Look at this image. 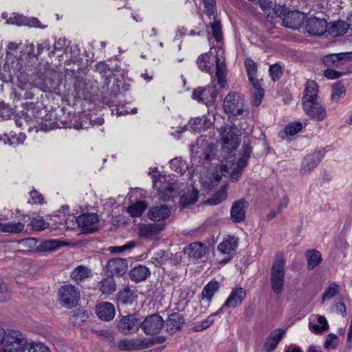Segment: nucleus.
<instances>
[{"label":"nucleus","instance_id":"obj_31","mask_svg":"<svg viewBox=\"0 0 352 352\" xmlns=\"http://www.w3.org/2000/svg\"><path fill=\"white\" fill-rule=\"evenodd\" d=\"M285 335V330L276 329L274 330L269 336L265 344V350L268 352L274 351L278 344L280 340Z\"/></svg>","mask_w":352,"mask_h":352},{"label":"nucleus","instance_id":"obj_46","mask_svg":"<svg viewBox=\"0 0 352 352\" xmlns=\"http://www.w3.org/2000/svg\"><path fill=\"white\" fill-rule=\"evenodd\" d=\"M340 290V285L336 283H331V284H329L328 287L326 289L323 294L322 299V302L334 298L337 294H338Z\"/></svg>","mask_w":352,"mask_h":352},{"label":"nucleus","instance_id":"obj_32","mask_svg":"<svg viewBox=\"0 0 352 352\" xmlns=\"http://www.w3.org/2000/svg\"><path fill=\"white\" fill-rule=\"evenodd\" d=\"M212 122L205 117L196 118L191 119L185 130H190L193 132H201L203 129H208L212 125Z\"/></svg>","mask_w":352,"mask_h":352},{"label":"nucleus","instance_id":"obj_11","mask_svg":"<svg viewBox=\"0 0 352 352\" xmlns=\"http://www.w3.org/2000/svg\"><path fill=\"white\" fill-rule=\"evenodd\" d=\"M153 187L157 190L160 199L166 201L174 195L177 184L170 178L161 175L153 181Z\"/></svg>","mask_w":352,"mask_h":352},{"label":"nucleus","instance_id":"obj_18","mask_svg":"<svg viewBox=\"0 0 352 352\" xmlns=\"http://www.w3.org/2000/svg\"><path fill=\"white\" fill-rule=\"evenodd\" d=\"M238 247V239L233 236H228L217 247L219 252L226 255L227 258L220 261L221 263H226L230 260Z\"/></svg>","mask_w":352,"mask_h":352},{"label":"nucleus","instance_id":"obj_28","mask_svg":"<svg viewBox=\"0 0 352 352\" xmlns=\"http://www.w3.org/2000/svg\"><path fill=\"white\" fill-rule=\"evenodd\" d=\"M8 22L10 24L16 25H27L32 28L40 26V21L36 18H28L19 14H13Z\"/></svg>","mask_w":352,"mask_h":352},{"label":"nucleus","instance_id":"obj_62","mask_svg":"<svg viewBox=\"0 0 352 352\" xmlns=\"http://www.w3.org/2000/svg\"><path fill=\"white\" fill-rule=\"evenodd\" d=\"M342 74L338 71H336L333 69L328 68L324 70V76L330 80H334L340 78Z\"/></svg>","mask_w":352,"mask_h":352},{"label":"nucleus","instance_id":"obj_26","mask_svg":"<svg viewBox=\"0 0 352 352\" xmlns=\"http://www.w3.org/2000/svg\"><path fill=\"white\" fill-rule=\"evenodd\" d=\"M221 177V175L218 173L206 171L200 176L199 182L204 189H211L218 184Z\"/></svg>","mask_w":352,"mask_h":352},{"label":"nucleus","instance_id":"obj_23","mask_svg":"<svg viewBox=\"0 0 352 352\" xmlns=\"http://www.w3.org/2000/svg\"><path fill=\"white\" fill-rule=\"evenodd\" d=\"M98 317L104 321H110L113 319L116 311L113 304L109 302H102L96 307Z\"/></svg>","mask_w":352,"mask_h":352},{"label":"nucleus","instance_id":"obj_8","mask_svg":"<svg viewBox=\"0 0 352 352\" xmlns=\"http://www.w3.org/2000/svg\"><path fill=\"white\" fill-rule=\"evenodd\" d=\"M275 13L283 19V25L291 29H298L303 23L306 17L305 14L298 11H287L285 6L276 5Z\"/></svg>","mask_w":352,"mask_h":352},{"label":"nucleus","instance_id":"obj_53","mask_svg":"<svg viewBox=\"0 0 352 352\" xmlns=\"http://www.w3.org/2000/svg\"><path fill=\"white\" fill-rule=\"evenodd\" d=\"M25 352H51L50 349L41 342H28V346Z\"/></svg>","mask_w":352,"mask_h":352},{"label":"nucleus","instance_id":"obj_17","mask_svg":"<svg viewBox=\"0 0 352 352\" xmlns=\"http://www.w3.org/2000/svg\"><path fill=\"white\" fill-rule=\"evenodd\" d=\"M165 229L163 223H141L138 225V236L146 239H156L158 234Z\"/></svg>","mask_w":352,"mask_h":352},{"label":"nucleus","instance_id":"obj_59","mask_svg":"<svg viewBox=\"0 0 352 352\" xmlns=\"http://www.w3.org/2000/svg\"><path fill=\"white\" fill-rule=\"evenodd\" d=\"M269 72L272 79L277 80L282 76V68L278 64H274L270 67Z\"/></svg>","mask_w":352,"mask_h":352},{"label":"nucleus","instance_id":"obj_56","mask_svg":"<svg viewBox=\"0 0 352 352\" xmlns=\"http://www.w3.org/2000/svg\"><path fill=\"white\" fill-rule=\"evenodd\" d=\"M135 245L136 243L134 241H129L122 246H111L108 250L112 254H119L125 250L134 248Z\"/></svg>","mask_w":352,"mask_h":352},{"label":"nucleus","instance_id":"obj_37","mask_svg":"<svg viewBox=\"0 0 352 352\" xmlns=\"http://www.w3.org/2000/svg\"><path fill=\"white\" fill-rule=\"evenodd\" d=\"M185 252L191 257L201 258L206 254V248L202 243L195 242L190 244Z\"/></svg>","mask_w":352,"mask_h":352},{"label":"nucleus","instance_id":"obj_52","mask_svg":"<svg viewBox=\"0 0 352 352\" xmlns=\"http://www.w3.org/2000/svg\"><path fill=\"white\" fill-rule=\"evenodd\" d=\"M226 187H222L221 190L218 191L214 196L208 200V203L211 205H217L226 199Z\"/></svg>","mask_w":352,"mask_h":352},{"label":"nucleus","instance_id":"obj_61","mask_svg":"<svg viewBox=\"0 0 352 352\" xmlns=\"http://www.w3.org/2000/svg\"><path fill=\"white\" fill-rule=\"evenodd\" d=\"M19 243L23 247L28 248L30 251H33L36 245V240L34 238H28L21 240Z\"/></svg>","mask_w":352,"mask_h":352},{"label":"nucleus","instance_id":"obj_50","mask_svg":"<svg viewBox=\"0 0 352 352\" xmlns=\"http://www.w3.org/2000/svg\"><path fill=\"white\" fill-rule=\"evenodd\" d=\"M305 125L300 122H294L287 124L284 129L285 133L289 135H294L303 129Z\"/></svg>","mask_w":352,"mask_h":352},{"label":"nucleus","instance_id":"obj_3","mask_svg":"<svg viewBox=\"0 0 352 352\" xmlns=\"http://www.w3.org/2000/svg\"><path fill=\"white\" fill-rule=\"evenodd\" d=\"M28 346V338L18 330H8L0 347V352H25Z\"/></svg>","mask_w":352,"mask_h":352},{"label":"nucleus","instance_id":"obj_51","mask_svg":"<svg viewBox=\"0 0 352 352\" xmlns=\"http://www.w3.org/2000/svg\"><path fill=\"white\" fill-rule=\"evenodd\" d=\"M345 88L343 85L336 83L333 86V92L331 95V100L333 102H338L340 98H343L345 95Z\"/></svg>","mask_w":352,"mask_h":352},{"label":"nucleus","instance_id":"obj_27","mask_svg":"<svg viewBox=\"0 0 352 352\" xmlns=\"http://www.w3.org/2000/svg\"><path fill=\"white\" fill-rule=\"evenodd\" d=\"M318 85L314 80H307L304 95L302 98V103L310 102L318 100Z\"/></svg>","mask_w":352,"mask_h":352},{"label":"nucleus","instance_id":"obj_39","mask_svg":"<svg viewBox=\"0 0 352 352\" xmlns=\"http://www.w3.org/2000/svg\"><path fill=\"white\" fill-rule=\"evenodd\" d=\"M65 243L59 240H47L41 242L36 247L38 252L53 251L64 245Z\"/></svg>","mask_w":352,"mask_h":352},{"label":"nucleus","instance_id":"obj_6","mask_svg":"<svg viewBox=\"0 0 352 352\" xmlns=\"http://www.w3.org/2000/svg\"><path fill=\"white\" fill-rule=\"evenodd\" d=\"M222 149L226 152L235 151L239 144L240 131L234 124H226L219 129Z\"/></svg>","mask_w":352,"mask_h":352},{"label":"nucleus","instance_id":"obj_40","mask_svg":"<svg viewBox=\"0 0 352 352\" xmlns=\"http://www.w3.org/2000/svg\"><path fill=\"white\" fill-rule=\"evenodd\" d=\"M25 225L21 222L0 223V232L18 234L23 230Z\"/></svg>","mask_w":352,"mask_h":352},{"label":"nucleus","instance_id":"obj_58","mask_svg":"<svg viewBox=\"0 0 352 352\" xmlns=\"http://www.w3.org/2000/svg\"><path fill=\"white\" fill-rule=\"evenodd\" d=\"M10 290L8 285L0 282V302H4L10 300Z\"/></svg>","mask_w":352,"mask_h":352},{"label":"nucleus","instance_id":"obj_55","mask_svg":"<svg viewBox=\"0 0 352 352\" xmlns=\"http://www.w3.org/2000/svg\"><path fill=\"white\" fill-rule=\"evenodd\" d=\"M13 114V109L3 102H0V118L3 120L10 119Z\"/></svg>","mask_w":352,"mask_h":352},{"label":"nucleus","instance_id":"obj_57","mask_svg":"<svg viewBox=\"0 0 352 352\" xmlns=\"http://www.w3.org/2000/svg\"><path fill=\"white\" fill-rule=\"evenodd\" d=\"M32 229L36 231L43 230L49 227V223L42 218H35L31 221Z\"/></svg>","mask_w":352,"mask_h":352},{"label":"nucleus","instance_id":"obj_30","mask_svg":"<svg viewBox=\"0 0 352 352\" xmlns=\"http://www.w3.org/2000/svg\"><path fill=\"white\" fill-rule=\"evenodd\" d=\"M184 323V319L180 314L173 313L166 321V331L170 333H174L182 328Z\"/></svg>","mask_w":352,"mask_h":352},{"label":"nucleus","instance_id":"obj_24","mask_svg":"<svg viewBox=\"0 0 352 352\" xmlns=\"http://www.w3.org/2000/svg\"><path fill=\"white\" fill-rule=\"evenodd\" d=\"M327 30V21L323 19L310 18L306 24V30L313 35H321Z\"/></svg>","mask_w":352,"mask_h":352},{"label":"nucleus","instance_id":"obj_10","mask_svg":"<svg viewBox=\"0 0 352 352\" xmlns=\"http://www.w3.org/2000/svg\"><path fill=\"white\" fill-rule=\"evenodd\" d=\"M205 139L200 137L197 140V144L191 145L192 157L191 160L194 164L200 163L205 164V162L211 160V155L213 153L214 146L210 144L204 143Z\"/></svg>","mask_w":352,"mask_h":352},{"label":"nucleus","instance_id":"obj_12","mask_svg":"<svg viewBox=\"0 0 352 352\" xmlns=\"http://www.w3.org/2000/svg\"><path fill=\"white\" fill-rule=\"evenodd\" d=\"M154 341L144 337L133 339H123L118 342V349L120 351H139L151 347Z\"/></svg>","mask_w":352,"mask_h":352},{"label":"nucleus","instance_id":"obj_36","mask_svg":"<svg viewBox=\"0 0 352 352\" xmlns=\"http://www.w3.org/2000/svg\"><path fill=\"white\" fill-rule=\"evenodd\" d=\"M99 289L102 294L109 296L116 290V285L112 277H107L99 283Z\"/></svg>","mask_w":352,"mask_h":352},{"label":"nucleus","instance_id":"obj_29","mask_svg":"<svg viewBox=\"0 0 352 352\" xmlns=\"http://www.w3.org/2000/svg\"><path fill=\"white\" fill-rule=\"evenodd\" d=\"M170 210L165 206H160L151 208L148 213V217L153 221H161L167 219L170 215Z\"/></svg>","mask_w":352,"mask_h":352},{"label":"nucleus","instance_id":"obj_14","mask_svg":"<svg viewBox=\"0 0 352 352\" xmlns=\"http://www.w3.org/2000/svg\"><path fill=\"white\" fill-rule=\"evenodd\" d=\"M302 105L305 113L311 119L321 122L327 118L326 108L318 100L302 103Z\"/></svg>","mask_w":352,"mask_h":352},{"label":"nucleus","instance_id":"obj_13","mask_svg":"<svg viewBox=\"0 0 352 352\" xmlns=\"http://www.w3.org/2000/svg\"><path fill=\"white\" fill-rule=\"evenodd\" d=\"M164 325L163 318L158 314H152L141 322L140 327L146 335H155L160 332Z\"/></svg>","mask_w":352,"mask_h":352},{"label":"nucleus","instance_id":"obj_54","mask_svg":"<svg viewBox=\"0 0 352 352\" xmlns=\"http://www.w3.org/2000/svg\"><path fill=\"white\" fill-rule=\"evenodd\" d=\"M212 36L217 42H220L223 38L221 25L219 21L215 20L210 24Z\"/></svg>","mask_w":352,"mask_h":352},{"label":"nucleus","instance_id":"obj_35","mask_svg":"<svg viewBox=\"0 0 352 352\" xmlns=\"http://www.w3.org/2000/svg\"><path fill=\"white\" fill-rule=\"evenodd\" d=\"M91 274V271L90 269L84 265H78L72 270L70 277L76 283H79L89 278Z\"/></svg>","mask_w":352,"mask_h":352},{"label":"nucleus","instance_id":"obj_33","mask_svg":"<svg viewBox=\"0 0 352 352\" xmlns=\"http://www.w3.org/2000/svg\"><path fill=\"white\" fill-rule=\"evenodd\" d=\"M151 274L149 269L142 265L134 267L129 272V277L131 280L139 283L145 280Z\"/></svg>","mask_w":352,"mask_h":352},{"label":"nucleus","instance_id":"obj_19","mask_svg":"<svg viewBox=\"0 0 352 352\" xmlns=\"http://www.w3.org/2000/svg\"><path fill=\"white\" fill-rule=\"evenodd\" d=\"M217 90L213 86L206 87H198L192 92V98L198 102H202L205 104L214 102L217 97Z\"/></svg>","mask_w":352,"mask_h":352},{"label":"nucleus","instance_id":"obj_34","mask_svg":"<svg viewBox=\"0 0 352 352\" xmlns=\"http://www.w3.org/2000/svg\"><path fill=\"white\" fill-rule=\"evenodd\" d=\"M245 201L244 200L237 201L233 204L230 210V215L234 222H241L245 219Z\"/></svg>","mask_w":352,"mask_h":352},{"label":"nucleus","instance_id":"obj_21","mask_svg":"<svg viewBox=\"0 0 352 352\" xmlns=\"http://www.w3.org/2000/svg\"><path fill=\"white\" fill-rule=\"evenodd\" d=\"M106 267L109 275L122 276L127 271V261L126 259L121 258H112L107 262Z\"/></svg>","mask_w":352,"mask_h":352},{"label":"nucleus","instance_id":"obj_49","mask_svg":"<svg viewBox=\"0 0 352 352\" xmlns=\"http://www.w3.org/2000/svg\"><path fill=\"white\" fill-rule=\"evenodd\" d=\"M118 300L123 305H130L134 300V296L132 291L129 289H124L120 292L118 296Z\"/></svg>","mask_w":352,"mask_h":352},{"label":"nucleus","instance_id":"obj_9","mask_svg":"<svg viewBox=\"0 0 352 352\" xmlns=\"http://www.w3.org/2000/svg\"><path fill=\"white\" fill-rule=\"evenodd\" d=\"M58 301L60 305L66 308H72L76 306L80 298L78 288L67 284L61 286L57 293Z\"/></svg>","mask_w":352,"mask_h":352},{"label":"nucleus","instance_id":"obj_63","mask_svg":"<svg viewBox=\"0 0 352 352\" xmlns=\"http://www.w3.org/2000/svg\"><path fill=\"white\" fill-rule=\"evenodd\" d=\"M122 82L117 79H113V85L111 89V94L113 96H117L120 94V87Z\"/></svg>","mask_w":352,"mask_h":352},{"label":"nucleus","instance_id":"obj_16","mask_svg":"<svg viewBox=\"0 0 352 352\" xmlns=\"http://www.w3.org/2000/svg\"><path fill=\"white\" fill-rule=\"evenodd\" d=\"M140 324V320L134 315H126L122 316L118 322V329L123 334H131L139 329Z\"/></svg>","mask_w":352,"mask_h":352},{"label":"nucleus","instance_id":"obj_1","mask_svg":"<svg viewBox=\"0 0 352 352\" xmlns=\"http://www.w3.org/2000/svg\"><path fill=\"white\" fill-rule=\"evenodd\" d=\"M214 63H215V76L217 78L219 85L225 87L226 80V65L223 52L221 47L212 48L208 53H203L197 59L198 68L208 74H212L214 71Z\"/></svg>","mask_w":352,"mask_h":352},{"label":"nucleus","instance_id":"obj_42","mask_svg":"<svg viewBox=\"0 0 352 352\" xmlns=\"http://www.w3.org/2000/svg\"><path fill=\"white\" fill-rule=\"evenodd\" d=\"M197 200V190L192 188L188 192L183 195L179 199V204L182 207H188L194 204Z\"/></svg>","mask_w":352,"mask_h":352},{"label":"nucleus","instance_id":"obj_45","mask_svg":"<svg viewBox=\"0 0 352 352\" xmlns=\"http://www.w3.org/2000/svg\"><path fill=\"white\" fill-rule=\"evenodd\" d=\"M146 204L144 201H138L127 208V212L132 217H140L146 208Z\"/></svg>","mask_w":352,"mask_h":352},{"label":"nucleus","instance_id":"obj_38","mask_svg":"<svg viewBox=\"0 0 352 352\" xmlns=\"http://www.w3.org/2000/svg\"><path fill=\"white\" fill-rule=\"evenodd\" d=\"M219 289V283L217 280H212L203 289L201 296L203 300L210 302L212 296Z\"/></svg>","mask_w":352,"mask_h":352},{"label":"nucleus","instance_id":"obj_64","mask_svg":"<svg viewBox=\"0 0 352 352\" xmlns=\"http://www.w3.org/2000/svg\"><path fill=\"white\" fill-rule=\"evenodd\" d=\"M24 54H26L28 56H35V54H36V52H35V46L33 43H25V45L24 48L23 49Z\"/></svg>","mask_w":352,"mask_h":352},{"label":"nucleus","instance_id":"obj_22","mask_svg":"<svg viewBox=\"0 0 352 352\" xmlns=\"http://www.w3.org/2000/svg\"><path fill=\"white\" fill-rule=\"evenodd\" d=\"M246 292L243 287L234 289L221 308H234L240 305L246 297Z\"/></svg>","mask_w":352,"mask_h":352},{"label":"nucleus","instance_id":"obj_60","mask_svg":"<svg viewBox=\"0 0 352 352\" xmlns=\"http://www.w3.org/2000/svg\"><path fill=\"white\" fill-rule=\"evenodd\" d=\"M30 199L28 203L30 204H43L44 199L41 194L36 190H32L30 192Z\"/></svg>","mask_w":352,"mask_h":352},{"label":"nucleus","instance_id":"obj_43","mask_svg":"<svg viewBox=\"0 0 352 352\" xmlns=\"http://www.w3.org/2000/svg\"><path fill=\"white\" fill-rule=\"evenodd\" d=\"M306 257L307 258V268L309 270L315 268L322 260L321 254L316 250L308 251L306 254Z\"/></svg>","mask_w":352,"mask_h":352},{"label":"nucleus","instance_id":"obj_7","mask_svg":"<svg viewBox=\"0 0 352 352\" xmlns=\"http://www.w3.org/2000/svg\"><path fill=\"white\" fill-rule=\"evenodd\" d=\"M285 260L282 255H278L272 265L271 270V285L272 289L276 294L283 292L285 280Z\"/></svg>","mask_w":352,"mask_h":352},{"label":"nucleus","instance_id":"obj_25","mask_svg":"<svg viewBox=\"0 0 352 352\" xmlns=\"http://www.w3.org/2000/svg\"><path fill=\"white\" fill-rule=\"evenodd\" d=\"M99 220L96 213H85L78 216L76 219L78 226L84 229L85 232H92L95 230L90 227L96 223Z\"/></svg>","mask_w":352,"mask_h":352},{"label":"nucleus","instance_id":"obj_44","mask_svg":"<svg viewBox=\"0 0 352 352\" xmlns=\"http://www.w3.org/2000/svg\"><path fill=\"white\" fill-rule=\"evenodd\" d=\"M349 30L347 22L338 21L333 23L329 29V32L333 36H338L344 34Z\"/></svg>","mask_w":352,"mask_h":352},{"label":"nucleus","instance_id":"obj_48","mask_svg":"<svg viewBox=\"0 0 352 352\" xmlns=\"http://www.w3.org/2000/svg\"><path fill=\"white\" fill-rule=\"evenodd\" d=\"M246 70L248 75L249 80L251 82H256L258 80L256 77L257 67L256 63L250 58H246L245 61Z\"/></svg>","mask_w":352,"mask_h":352},{"label":"nucleus","instance_id":"obj_5","mask_svg":"<svg viewBox=\"0 0 352 352\" xmlns=\"http://www.w3.org/2000/svg\"><path fill=\"white\" fill-rule=\"evenodd\" d=\"M245 99L237 92H230L223 100V109L228 117L239 119L245 112Z\"/></svg>","mask_w":352,"mask_h":352},{"label":"nucleus","instance_id":"obj_20","mask_svg":"<svg viewBox=\"0 0 352 352\" xmlns=\"http://www.w3.org/2000/svg\"><path fill=\"white\" fill-rule=\"evenodd\" d=\"M352 59V52L330 54L322 58L323 63L329 67H338Z\"/></svg>","mask_w":352,"mask_h":352},{"label":"nucleus","instance_id":"obj_15","mask_svg":"<svg viewBox=\"0 0 352 352\" xmlns=\"http://www.w3.org/2000/svg\"><path fill=\"white\" fill-rule=\"evenodd\" d=\"M324 153L323 149H320L308 154L302 162L300 174L302 175H307L314 169L324 157Z\"/></svg>","mask_w":352,"mask_h":352},{"label":"nucleus","instance_id":"obj_47","mask_svg":"<svg viewBox=\"0 0 352 352\" xmlns=\"http://www.w3.org/2000/svg\"><path fill=\"white\" fill-rule=\"evenodd\" d=\"M253 88V96H254V104L256 107L259 106L261 103L262 99L264 96V91L262 89L261 85L259 80H256V82H251Z\"/></svg>","mask_w":352,"mask_h":352},{"label":"nucleus","instance_id":"obj_41","mask_svg":"<svg viewBox=\"0 0 352 352\" xmlns=\"http://www.w3.org/2000/svg\"><path fill=\"white\" fill-rule=\"evenodd\" d=\"M222 312V308L219 309L216 312L210 314L206 320L196 324L192 330L195 332L201 331L206 329L214 323V317L219 315Z\"/></svg>","mask_w":352,"mask_h":352},{"label":"nucleus","instance_id":"obj_2","mask_svg":"<svg viewBox=\"0 0 352 352\" xmlns=\"http://www.w3.org/2000/svg\"><path fill=\"white\" fill-rule=\"evenodd\" d=\"M252 153V147L244 144L242 147L241 157L236 161L234 156L229 155L222 162L221 166V175L229 177L235 182L241 176L242 170L247 166L248 161Z\"/></svg>","mask_w":352,"mask_h":352},{"label":"nucleus","instance_id":"obj_4","mask_svg":"<svg viewBox=\"0 0 352 352\" xmlns=\"http://www.w3.org/2000/svg\"><path fill=\"white\" fill-rule=\"evenodd\" d=\"M19 45L14 42H10L6 48V60L4 65V69L8 71L10 75L19 77L23 71V63L18 58Z\"/></svg>","mask_w":352,"mask_h":352}]
</instances>
